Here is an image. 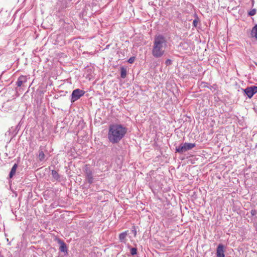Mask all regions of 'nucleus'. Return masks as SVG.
<instances>
[{"instance_id": "obj_1", "label": "nucleus", "mask_w": 257, "mask_h": 257, "mask_svg": "<svg viewBox=\"0 0 257 257\" xmlns=\"http://www.w3.org/2000/svg\"><path fill=\"white\" fill-rule=\"evenodd\" d=\"M127 128L119 124L109 125L108 132V139L112 144L118 143L127 133Z\"/></svg>"}, {"instance_id": "obj_2", "label": "nucleus", "mask_w": 257, "mask_h": 257, "mask_svg": "<svg viewBox=\"0 0 257 257\" xmlns=\"http://www.w3.org/2000/svg\"><path fill=\"white\" fill-rule=\"evenodd\" d=\"M167 43V40L164 35L159 34L155 36L152 50V55L155 58H160L164 55Z\"/></svg>"}, {"instance_id": "obj_3", "label": "nucleus", "mask_w": 257, "mask_h": 257, "mask_svg": "<svg viewBox=\"0 0 257 257\" xmlns=\"http://www.w3.org/2000/svg\"><path fill=\"white\" fill-rule=\"evenodd\" d=\"M196 145L194 143H182L178 147L176 148V152L179 154H183L188 150H191Z\"/></svg>"}, {"instance_id": "obj_4", "label": "nucleus", "mask_w": 257, "mask_h": 257, "mask_svg": "<svg viewBox=\"0 0 257 257\" xmlns=\"http://www.w3.org/2000/svg\"><path fill=\"white\" fill-rule=\"evenodd\" d=\"M85 92V91L77 88L74 89L71 95L70 101L71 103H73L75 101L78 100L81 97L83 96Z\"/></svg>"}, {"instance_id": "obj_5", "label": "nucleus", "mask_w": 257, "mask_h": 257, "mask_svg": "<svg viewBox=\"0 0 257 257\" xmlns=\"http://www.w3.org/2000/svg\"><path fill=\"white\" fill-rule=\"evenodd\" d=\"M84 171L86 181L89 184H91L93 182V172L89 168L88 165L85 166Z\"/></svg>"}, {"instance_id": "obj_6", "label": "nucleus", "mask_w": 257, "mask_h": 257, "mask_svg": "<svg viewBox=\"0 0 257 257\" xmlns=\"http://www.w3.org/2000/svg\"><path fill=\"white\" fill-rule=\"evenodd\" d=\"M68 6L67 0H58L55 6V10L56 12H60L65 9Z\"/></svg>"}, {"instance_id": "obj_7", "label": "nucleus", "mask_w": 257, "mask_h": 257, "mask_svg": "<svg viewBox=\"0 0 257 257\" xmlns=\"http://www.w3.org/2000/svg\"><path fill=\"white\" fill-rule=\"evenodd\" d=\"M244 94H245L249 98H251L254 94L257 93V86H251L242 89Z\"/></svg>"}, {"instance_id": "obj_8", "label": "nucleus", "mask_w": 257, "mask_h": 257, "mask_svg": "<svg viewBox=\"0 0 257 257\" xmlns=\"http://www.w3.org/2000/svg\"><path fill=\"white\" fill-rule=\"evenodd\" d=\"M28 79L26 76L21 75L19 77L17 82L16 85L18 87H24L25 83L27 82Z\"/></svg>"}, {"instance_id": "obj_9", "label": "nucleus", "mask_w": 257, "mask_h": 257, "mask_svg": "<svg viewBox=\"0 0 257 257\" xmlns=\"http://www.w3.org/2000/svg\"><path fill=\"white\" fill-rule=\"evenodd\" d=\"M216 256L224 257V246L222 244H219L216 248Z\"/></svg>"}, {"instance_id": "obj_10", "label": "nucleus", "mask_w": 257, "mask_h": 257, "mask_svg": "<svg viewBox=\"0 0 257 257\" xmlns=\"http://www.w3.org/2000/svg\"><path fill=\"white\" fill-rule=\"evenodd\" d=\"M58 242L60 244L59 247L60 251L65 254H68V248L66 243L61 239H58Z\"/></svg>"}, {"instance_id": "obj_11", "label": "nucleus", "mask_w": 257, "mask_h": 257, "mask_svg": "<svg viewBox=\"0 0 257 257\" xmlns=\"http://www.w3.org/2000/svg\"><path fill=\"white\" fill-rule=\"evenodd\" d=\"M45 148V147L42 146H41L39 147L38 151V158L40 162L44 161L45 160V155L44 153V150Z\"/></svg>"}, {"instance_id": "obj_12", "label": "nucleus", "mask_w": 257, "mask_h": 257, "mask_svg": "<svg viewBox=\"0 0 257 257\" xmlns=\"http://www.w3.org/2000/svg\"><path fill=\"white\" fill-rule=\"evenodd\" d=\"M127 231H125L119 234V239L121 242L125 243Z\"/></svg>"}, {"instance_id": "obj_13", "label": "nucleus", "mask_w": 257, "mask_h": 257, "mask_svg": "<svg viewBox=\"0 0 257 257\" xmlns=\"http://www.w3.org/2000/svg\"><path fill=\"white\" fill-rule=\"evenodd\" d=\"M51 174L52 175L53 178L55 180L57 181H60L61 176L59 174V173H58V172L57 171H56L55 170H52Z\"/></svg>"}, {"instance_id": "obj_14", "label": "nucleus", "mask_w": 257, "mask_h": 257, "mask_svg": "<svg viewBox=\"0 0 257 257\" xmlns=\"http://www.w3.org/2000/svg\"><path fill=\"white\" fill-rule=\"evenodd\" d=\"M18 168V164L15 163L12 167L9 174V177L12 178L16 174V170Z\"/></svg>"}, {"instance_id": "obj_15", "label": "nucleus", "mask_w": 257, "mask_h": 257, "mask_svg": "<svg viewBox=\"0 0 257 257\" xmlns=\"http://www.w3.org/2000/svg\"><path fill=\"white\" fill-rule=\"evenodd\" d=\"M126 69L124 67H120V77L121 78L124 79L126 76Z\"/></svg>"}, {"instance_id": "obj_16", "label": "nucleus", "mask_w": 257, "mask_h": 257, "mask_svg": "<svg viewBox=\"0 0 257 257\" xmlns=\"http://www.w3.org/2000/svg\"><path fill=\"white\" fill-rule=\"evenodd\" d=\"M194 17H195V19L193 21V26L194 27H197V24L199 21V18L197 14H194Z\"/></svg>"}, {"instance_id": "obj_17", "label": "nucleus", "mask_w": 257, "mask_h": 257, "mask_svg": "<svg viewBox=\"0 0 257 257\" xmlns=\"http://www.w3.org/2000/svg\"><path fill=\"white\" fill-rule=\"evenodd\" d=\"M9 106V102L8 101L7 103H4L3 105V107H2V108L3 109V110L4 111H9V109H8V107Z\"/></svg>"}, {"instance_id": "obj_18", "label": "nucleus", "mask_w": 257, "mask_h": 257, "mask_svg": "<svg viewBox=\"0 0 257 257\" xmlns=\"http://www.w3.org/2000/svg\"><path fill=\"white\" fill-rule=\"evenodd\" d=\"M251 33L254 34V37L257 38V24L253 27L251 31Z\"/></svg>"}, {"instance_id": "obj_19", "label": "nucleus", "mask_w": 257, "mask_h": 257, "mask_svg": "<svg viewBox=\"0 0 257 257\" xmlns=\"http://www.w3.org/2000/svg\"><path fill=\"white\" fill-rule=\"evenodd\" d=\"M131 253L132 255L137 254V249L136 247H130Z\"/></svg>"}, {"instance_id": "obj_20", "label": "nucleus", "mask_w": 257, "mask_h": 257, "mask_svg": "<svg viewBox=\"0 0 257 257\" xmlns=\"http://www.w3.org/2000/svg\"><path fill=\"white\" fill-rule=\"evenodd\" d=\"M256 10L255 9H252L248 13V15L249 16H253L255 15Z\"/></svg>"}, {"instance_id": "obj_21", "label": "nucleus", "mask_w": 257, "mask_h": 257, "mask_svg": "<svg viewBox=\"0 0 257 257\" xmlns=\"http://www.w3.org/2000/svg\"><path fill=\"white\" fill-rule=\"evenodd\" d=\"M135 60V57H131L128 59L127 62L130 64H132L134 62Z\"/></svg>"}, {"instance_id": "obj_22", "label": "nucleus", "mask_w": 257, "mask_h": 257, "mask_svg": "<svg viewBox=\"0 0 257 257\" xmlns=\"http://www.w3.org/2000/svg\"><path fill=\"white\" fill-rule=\"evenodd\" d=\"M165 64L167 66H169L172 64V60L168 59L165 61Z\"/></svg>"}, {"instance_id": "obj_23", "label": "nucleus", "mask_w": 257, "mask_h": 257, "mask_svg": "<svg viewBox=\"0 0 257 257\" xmlns=\"http://www.w3.org/2000/svg\"><path fill=\"white\" fill-rule=\"evenodd\" d=\"M250 213L252 216H254L256 214V211L255 210H251Z\"/></svg>"}, {"instance_id": "obj_24", "label": "nucleus", "mask_w": 257, "mask_h": 257, "mask_svg": "<svg viewBox=\"0 0 257 257\" xmlns=\"http://www.w3.org/2000/svg\"><path fill=\"white\" fill-rule=\"evenodd\" d=\"M133 231H134L135 235H136V233H137V231L135 229V230H133Z\"/></svg>"}, {"instance_id": "obj_25", "label": "nucleus", "mask_w": 257, "mask_h": 257, "mask_svg": "<svg viewBox=\"0 0 257 257\" xmlns=\"http://www.w3.org/2000/svg\"><path fill=\"white\" fill-rule=\"evenodd\" d=\"M2 53H3V50H0V55H1Z\"/></svg>"}]
</instances>
